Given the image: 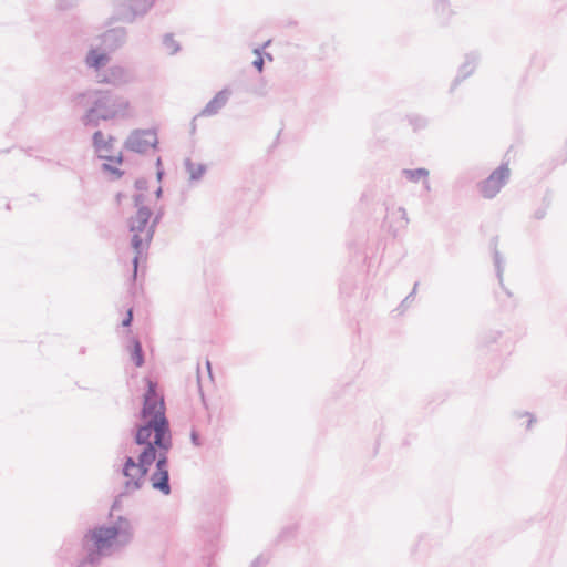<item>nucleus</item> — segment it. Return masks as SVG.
<instances>
[{"label": "nucleus", "instance_id": "obj_1", "mask_svg": "<svg viewBox=\"0 0 567 567\" xmlns=\"http://www.w3.org/2000/svg\"><path fill=\"white\" fill-rule=\"evenodd\" d=\"M133 538V524L124 516H118L109 526L101 525L89 529L82 538V547L86 556L78 567H93L103 557H109L126 547Z\"/></svg>", "mask_w": 567, "mask_h": 567}, {"label": "nucleus", "instance_id": "obj_30", "mask_svg": "<svg viewBox=\"0 0 567 567\" xmlns=\"http://www.w3.org/2000/svg\"><path fill=\"white\" fill-rule=\"evenodd\" d=\"M268 561H269V557H268V556H266V555H259L258 557H256V558L252 560V563H251L250 567H261V566L267 565V564H268Z\"/></svg>", "mask_w": 567, "mask_h": 567}, {"label": "nucleus", "instance_id": "obj_27", "mask_svg": "<svg viewBox=\"0 0 567 567\" xmlns=\"http://www.w3.org/2000/svg\"><path fill=\"white\" fill-rule=\"evenodd\" d=\"M102 171L103 172H109L111 174H113L115 176L116 179L121 178L124 174L123 171H121L120 168L109 164V163H103L102 164Z\"/></svg>", "mask_w": 567, "mask_h": 567}, {"label": "nucleus", "instance_id": "obj_14", "mask_svg": "<svg viewBox=\"0 0 567 567\" xmlns=\"http://www.w3.org/2000/svg\"><path fill=\"white\" fill-rule=\"evenodd\" d=\"M152 487L155 491L161 492L163 495H169L172 493V487L169 483V472L168 471H157L155 470L150 477Z\"/></svg>", "mask_w": 567, "mask_h": 567}, {"label": "nucleus", "instance_id": "obj_33", "mask_svg": "<svg viewBox=\"0 0 567 567\" xmlns=\"http://www.w3.org/2000/svg\"><path fill=\"white\" fill-rule=\"evenodd\" d=\"M514 415L517 417V419H523V417H526V430H529L532 427V413L525 411L523 413H519V412H515Z\"/></svg>", "mask_w": 567, "mask_h": 567}, {"label": "nucleus", "instance_id": "obj_39", "mask_svg": "<svg viewBox=\"0 0 567 567\" xmlns=\"http://www.w3.org/2000/svg\"><path fill=\"white\" fill-rule=\"evenodd\" d=\"M545 209H538L536 213H534V217L540 219L545 216Z\"/></svg>", "mask_w": 567, "mask_h": 567}, {"label": "nucleus", "instance_id": "obj_23", "mask_svg": "<svg viewBox=\"0 0 567 567\" xmlns=\"http://www.w3.org/2000/svg\"><path fill=\"white\" fill-rule=\"evenodd\" d=\"M162 217H163V210L161 209V210H158L155 214V216H154V218H153V220H152V223H151V225H150V227H148V229L146 231V235H145V244H146V246H148L151 240L153 239V236H154V233H155V227L159 223Z\"/></svg>", "mask_w": 567, "mask_h": 567}, {"label": "nucleus", "instance_id": "obj_13", "mask_svg": "<svg viewBox=\"0 0 567 567\" xmlns=\"http://www.w3.org/2000/svg\"><path fill=\"white\" fill-rule=\"evenodd\" d=\"M107 52H101L97 49H90L85 56V64L87 68L93 69L96 74L102 73V69L110 62Z\"/></svg>", "mask_w": 567, "mask_h": 567}, {"label": "nucleus", "instance_id": "obj_11", "mask_svg": "<svg viewBox=\"0 0 567 567\" xmlns=\"http://www.w3.org/2000/svg\"><path fill=\"white\" fill-rule=\"evenodd\" d=\"M231 92L229 89L225 87L216 93V95L205 105V107L193 118V122L196 121L198 116H214L219 113V111L227 104ZM196 126L193 123V131H195Z\"/></svg>", "mask_w": 567, "mask_h": 567}, {"label": "nucleus", "instance_id": "obj_22", "mask_svg": "<svg viewBox=\"0 0 567 567\" xmlns=\"http://www.w3.org/2000/svg\"><path fill=\"white\" fill-rule=\"evenodd\" d=\"M168 451L156 450L155 470L168 471Z\"/></svg>", "mask_w": 567, "mask_h": 567}, {"label": "nucleus", "instance_id": "obj_41", "mask_svg": "<svg viewBox=\"0 0 567 567\" xmlns=\"http://www.w3.org/2000/svg\"><path fill=\"white\" fill-rule=\"evenodd\" d=\"M399 212L401 213V217L405 220V223H409L405 208L400 207Z\"/></svg>", "mask_w": 567, "mask_h": 567}, {"label": "nucleus", "instance_id": "obj_44", "mask_svg": "<svg viewBox=\"0 0 567 567\" xmlns=\"http://www.w3.org/2000/svg\"><path fill=\"white\" fill-rule=\"evenodd\" d=\"M116 506H117V499L114 502L112 508L114 509V508H116Z\"/></svg>", "mask_w": 567, "mask_h": 567}, {"label": "nucleus", "instance_id": "obj_17", "mask_svg": "<svg viewBox=\"0 0 567 567\" xmlns=\"http://www.w3.org/2000/svg\"><path fill=\"white\" fill-rule=\"evenodd\" d=\"M114 142L115 137L112 135H110L107 140H104V134L102 133V131L94 132L92 136V144L95 152L97 153V156L100 154H103V152L110 153L112 151Z\"/></svg>", "mask_w": 567, "mask_h": 567}, {"label": "nucleus", "instance_id": "obj_16", "mask_svg": "<svg viewBox=\"0 0 567 567\" xmlns=\"http://www.w3.org/2000/svg\"><path fill=\"white\" fill-rule=\"evenodd\" d=\"M476 60H477V56L473 53L467 54L465 56V61L458 69V73L451 86V91H453L461 81L465 80L474 72L475 65H476Z\"/></svg>", "mask_w": 567, "mask_h": 567}, {"label": "nucleus", "instance_id": "obj_3", "mask_svg": "<svg viewBox=\"0 0 567 567\" xmlns=\"http://www.w3.org/2000/svg\"><path fill=\"white\" fill-rule=\"evenodd\" d=\"M132 430L133 441L136 445L159 451H169L172 447V433L169 422L143 420Z\"/></svg>", "mask_w": 567, "mask_h": 567}, {"label": "nucleus", "instance_id": "obj_8", "mask_svg": "<svg viewBox=\"0 0 567 567\" xmlns=\"http://www.w3.org/2000/svg\"><path fill=\"white\" fill-rule=\"evenodd\" d=\"M157 133L156 130L153 128L134 130L124 142V147L126 150L138 154H145L148 148H157Z\"/></svg>", "mask_w": 567, "mask_h": 567}, {"label": "nucleus", "instance_id": "obj_26", "mask_svg": "<svg viewBox=\"0 0 567 567\" xmlns=\"http://www.w3.org/2000/svg\"><path fill=\"white\" fill-rule=\"evenodd\" d=\"M254 53L257 54V58L252 61V65L258 72H262L265 62H264V58L261 55V49L260 48L255 49Z\"/></svg>", "mask_w": 567, "mask_h": 567}, {"label": "nucleus", "instance_id": "obj_32", "mask_svg": "<svg viewBox=\"0 0 567 567\" xmlns=\"http://www.w3.org/2000/svg\"><path fill=\"white\" fill-rule=\"evenodd\" d=\"M76 4V0H58V8L60 10H68Z\"/></svg>", "mask_w": 567, "mask_h": 567}, {"label": "nucleus", "instance_id": "obj_25", "mask_svg": "<svg viewBox=\"0 0 567 567\" xmlns=\"http://www.w3.org/2000/svg\"><path fill=\"white\" fill-rule=\"evenodd\" d=\"M408 120H409V123L413 126V128L415 131L424 128L427 125L426 118L421 115H416V114L409 115Z\"/></svg>", "mask_w": 567, "mask_h": 567}, {"label": "nucleus", "instance_id": "obj_34", "mask_svg": "<svg viewBox=\"0 0 567 567\" xmlns=\"http://www.w3.org/2000/svg\"><path fill=\"white\" fill-rule=\"evenodd\" d=\"M132 322H133V309L130 308L127 310V312H126V316L122 320V326L123 327H131Z\"/></svg>", "mask_w": 567, "mask_h": 567}, {"label": "nucleus", "instance_id": "obj_21", "mask_svg": "<svg viewBox=\"0 0 567 567\" xmlns=\"http://www.w3.org/2000/svg\"><path fill=\"white\" fill-rule=\"evenodd\" d=\"M403 174L409 181L419 182L422 177L429 176V171L426 168L403 169Z\"/></svg>", "mask_w": 567, "mask_h": 567}, {"label": "nucleus", "instance_id": "obj_28", "mask_svg": "<svg viewBox=\"0 0 567 567\" xmlns=\"http://www.w3.org/2000/svg\"><path fill=\"white\" fill-rule=\"evenodd\" d=\"M99 158L105 159V161H109V162H112V163H116V164H122L123 161H124V157H123L122 153H120L116 156H112V155H107V154H100Z\"/></svg>", "mask_w": 567, "mask_h": 567}, {"label": "nucleus", "instance_id": "obj_42", "mask_svg": "<svg viewBox=\"0 0 567 567\" xmlns=\"http://www.w3.org/2000/svg\"><path fill=\"white\" fill-rule=\"evenodd\" d=\"M163 195V188L162 187H158L156 190H155V196L156 198H161Z\"/></svg>", "mask_w": 567, "mask_h": 567}, {"label": "nucleus", "instance_id": "obj_43", "mask_svg": "<svg viewBox=\"0 0 567 567\" xmlns=\"http://www.w3.org/2000/svg\"><path fill=\"white\" fill-rule=\"evenodd\" d=\"M155 165H156V168H157V169H158V168H162V158H161V157H158V158L156 159Z\"/></svg>", "mask_w": 567, "mask_h": 567}, {"label": "nucleus", "instance_id": "obj_4", "mask_svg": "<svg viewBox=\"0 0 567 567\" xmlns=\"http://www.w3.org/2000/svg\"><path fill=\"white\" fill-rule=\"evenodd\" d=\"M153 213L150 207H142L128 219V229L133 233L131 245L135 251V256L132 260L134 267L133 278H135L137 274L138 260L143 252V244L145 243V235L151 225L150 219Z\"/></svg>", "mask_w": 567, "mask_h": 567}, {"label": "nucleus", "instance_id": "obj_15", "mask_svg": "<svg viewBox=\"0 0 567 567\" xmlns=\"http://www.w3.org/2000/svg\"><path fill=\"white\" fill-rule=\"evenodd\" d=\"M497 243H498V237L497 236H494L491 239V241H489V246H491V248L493 250V259H494V266H495V270H496V276L498 278L501 287L504 289L506 295L511 296V292L504 287V284H503L504 259H503L501 252L497 249Z\"/></svg>", "mask_w": 567, "mask_h": 567}, {"label": "nucleus", "instance_id": "obj_36", "mask_svg": "<svg viewBox=\"0 0 567 567\" xmlns=\"http://www.w3.org/2000/svg\"><path fill=\"white\" fill-rule=\"evenodd\" d=\"M419 282H415L413 286L412 291L405 297V299L401 302V307L405 308L408 306V302L411 301V299L414 297L416 289H417Z\"/></svg>", "mask_w": 567, "mask_h": 567}, {"label": "nucleus", "instance_id": "obj_9", "mask_svg": "<svg viewBox=\"0 0 567 567\" xmlns=\"http://www.w3.org/2000/svg\"><path fill=\"white\" fill-rule=\"evenodd\" d=\"M154 3L155 0H117L118 19L132 23L137 17L145 16Z\"/></svg>", "mask_w": 567, "mask_h": 567}, {"label": "nucleus", "instance_id": "obj_20", "mask_svg": "<svg viewBox=\"0 0 567 567\" xmlns=\"http://www.w3.org/2000/svg\"><path fill=\"white\" fill-rule=\"evenodd\" d=\"M163 47L171 55L176 54L181 50L179 43L174 39L172 33H166L163 37Z\"/></svg>", "mask_w": 567, "mask_h": 567}, {"label": "nucleus", "instance_id": "obj_40", "mask_svg": "<svg viewBox=\"0 0 567 567\" xmlns=\"http://www.w3.org/2000/svg\"><path fill=\"white\" fill-rule=\"evenodd\" d=\"M164 169L163 168H158L157 172H156V178L158 182H162L163 179V176H164Z\"/></svg>", "mask_w": 567, "mask_h": 567}, {"label": "nucleus", "instance_id": "obj_6", "mask_svg": "<svg viewBox=\"0 0 567 567\" xmlns=\"http://www.w3.org/2000/svg\"><path fill=\"white\" fill-rule=\"evenodd\" d=\"M156 460V451L152 446L143 449L137 456L136 474H133L132 480H126L124 484V492L120 494H128L140 489L143 486L144 478L148 474L152 464Z\"/></svg>", "mask_w": 567, "mask_h": 567}, {"label": "nucleus", "instance_id": "obj_2", "mask_svg": "<svg viewBox=\"0 0 567 567\" xmlns=\"http://www.w3.org/2000/svg\"><path fill=\"white\" fill-rule=\"evenodd\" d=\"M78 99L85 100L87 104V110L81 117V123L85 127H97L102 121L127 116L130 102L111 90L82 93Z\"/></svg>", "mask_w": 567, "mask_h": 567}, {"label": "nucleus", "instance_id": "obj_31", "mask_svg": "<svg viewBox=\"0 0 567 567\" xmlns=\"http://www.w3.org/2000/svg\"><path fill=\"white\" fill-rule=\"evenodd\" d=\"M134 186L140 193L147 190L148 188V181L144 177H140L135 181Z\"/></svg>", "mask_w": 567, "mask_h": 567}, {"label": "nucleus", "instance_id": "obj_10", "mask_svg": "<svg viewBox=\"0 0 567 567\" xmlns=\"http://www.w3.org/2000/svg\"><path fill=\"white\" fill-rule=\"evenodd\" d=\"M95 78L97 83L118 86L128 83L132 80V74L128 69L122 65H112L103 70L102 73H97Z\"/></svg>", "mask_w": 567, "mask_h": 567}, {"label": "nucleus", "instance_id": "obj_29", "mask_svg": "<svg viewBox=\"0 0 567 567\" xmlns=\"http://www.w3.org/2000/svg\"><path fill=\"white\" fill-rule=\"evenodd\" d=\"M146 196L143 193H137L133 196L134 206L140 209L142 207H147L145 203Z\"/></svg>", "mask_w": 567, "mask_h": 567}, {"label": "nucleus", "instance_id": "obj_37", "mask_svg": "<svg viewBox=\"0 0 567 567\" xmlns=\"http://www.w3.org/2000/svg\"><path fill=\"white\" fill-rule=\"evenodd\" d=\"M190 441L192 443L195 445V446H200L202 445V441H200V435L198 432L196 431H192L190 433Z\"/></svg>", "mask_w": 567, "mask_h": 567}, {"label": "nucleus", "instance_id": "obj_5", "mask_svg": "<svg viewBox=\"0 0 567 567\" xmlns=\"http://www.w3.org/2000/svg\"><path fill=\"white\" fill-rule=\"evenodd\" d=\"M142 420L165 421L168 419L165 415V402L163 395L157 391V383L147 380V388L143 395V405L140 411Z\"/></svg>", "mask_w": 567, "mask_h": 567}, {"label": "nucleus", "instance_id": "obj_18", "mask_svg": "<svg viewBox=\"0 0 567 567\" xmlns=\"http://www.w3.org/2000/svg\"><path fill=\"white\" fill-rule=\"evenodd\" d=\"M131 347V359L136 367H142L145 363L143 347L137 337L130 338Z\"/></svg>", "mask_w": 567, "mask_h": 567}, {"label": "nucleus", "instance_id": "obj_35", "mask_svg": "<svg viewBox=\"0 0 567 567\" xmlns=\"http://www.w3.org/2000/svg\"><path fill=\"white\" fill-rule=\"evenodd\" d=\"M419 282H415L413 286L412 291L405 297V299L401 302V307L405 308L408 306V302L411 301V299L414 297L416 289H417Z\"/></svg>", "mask_w": 567, "mask_h": 567}, {"label": "nucleus", "instance_id": "obj_19", "mask_svg": "<svg viewBox=\"0 0 567 567\" xmlns=\"http://www.w3.org/2000/svg\"><path fill=\"white\" fill-rule=\"evenodd\" d=\"M184 165L187 173L189 174L190 181L200 179L203 174L206 172V166L204 164H196L192 162L190 158H186Z\"/></svg>", "mask_w": 567, "mask_h": 567}, {"label": "nucleus", "instance_id": "obj_12", "mask_svg": "<svg viewBox=\"0 0 567 567\" xmlns=\"http://www.w3.org/2000/svg\"><path fill=\"white\" fill-rule=\"evenodd\" d=\"M126 39H127L126 29L124 27H116V28L106 30L101 35V43L106 51L113 52V51H116L117 49H120L122 45H124V43L126 42Z\"/></svg>", "mask_w": 567, "mask_h": 567}, {"label": "nucleus", "instance_id": "obj_7", "mask_svg": "<svg viewBox=\"0 0 567 567\" xmlns=\"http://www.w3.org/2000/svg\"><path fill=\"white\" fill-rule=\"evenodd\" d=\"M509 176L511 169L508 164L502 163L488 177L477 184V189L484 198L492 199L507 184Z\"/></svg>", "mask_w": 567, "mask_h": 567}, {"label": "nucleus", "instance_id": "obj_46", "mask_svg": "<svg viewBox=\"0 0 567 567\" xmlns=\"http://www.w3.org/2000/svg\"><path fill=\"white\" fill-rule=\"evenodd\" d=\"M206 364H207L208 370H210V362L207 361Z\"/></svg>", "mask_w": 567, "mask_h": 567}, {"label": "nucleus", "instance_id": "obj_45", "mask_svg": "<svg viewBox=\"0 0 567 567\" xmlns=\"http://www.w3.org/2000/svg\"><path fill=\"white\" fill-rule=\"evenodd\" d=\"M266 56H267L269 60H272V56H271L269 53H267V54H266Z\"/></svg>", "mask_w": 567, "mask_h": 567}, {"label": "nucleus", "instance_id": "obj_38", "mask_svg": "<svg viewBox=\"0 0 567 567\" xmlns=\"http://www.w3.org/2000/svg\"><path fill=\"white\" fill-rule=\"evenodd\" d=\"M292 533H293L292 528H286V529H284V530L281 532V534H280V536H279V537H280L281 539H284V538H286V537L288 536V534H291V535H292Z\"/></svg>", "mask_w": 567, "mask_h": 567}, {"label": "nucleus", "instance_id": "obj_24", "mask_svg": "<svg viewBox=\"0 0 567 567\" xmlns=\"http://www.w3.org/2000/svg\"><path fill=\"white\" fill-rule=\"evenodd\" d=\"M136 464H137V461H135L134 457H132V456H126L125 457L124 464H123V467H122V474L125 477H127V480H132V476H133L132 471L136 470Z\"/></svg>", "mask_w": 567, "mask_h": 567}]
</instances>
